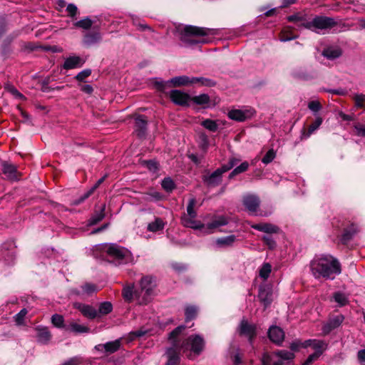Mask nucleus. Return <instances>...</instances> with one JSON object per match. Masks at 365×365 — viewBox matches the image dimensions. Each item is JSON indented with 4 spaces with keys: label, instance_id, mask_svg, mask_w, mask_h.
<instances>
[{
    "label": "nucleus",
    "instance_id": "f257e3e1",
    "mask_svg": "<svg viewBox=\"0 0 365 365\" xmlns=\"http://www.w3.org/2000/svg\"><path fill=\"white\" fill-rule=\"evenodd\" d=\"M310 269L316 279H334L341 273V264L331 255L316 256L310 262Z\"/></svg>",
    "mask_w": 365,
    "mask_h": 365
},
{
    "label": "nucleus",
    "instance_id": "f03ea898",
    "mask_svg": "<svg viewBox=\"0 0 365 365\" xmlns=\"http://www.w3.org/2000/svg\"><path fill=\"white\" fill-rule=\"evenodd\" d=\"M178 31L180 41L187 45L206 43L207 41L205 40H198L195 38L205 36L209 34L208 29L194 26H185Z\"/></svg>",
    "mask_w": 365,
    "mask_h": 365
},
{
    "label": "nucleus",
    "instance_id": "7ed1b4c3",
    "mask_svg": "<svg viewBox=\"0 0 365 365\" xmlns=\"http://www.w3.org/2000/svg\"><path fill=\"white\" fill-rule=\"evenodd\" d=\"M155 287V281L153 277L144 276L141 278L140 289L135 290V298L139 304H147L150 301Z\"/></svg>",
    "mask_w": 365,
    "mask_h": 365
},
{
    "label": "nucleus",
    "instance_id": "20e7f679",
    "mask_svg": "<svg viewBox=\"0 0 365 365\" xmlns=\"http://www.w3.org/2000/svg\"><path fill=\"white\" fill-rule=\"evenodd\" d=\"M185 328V327L183 325L178 326L170 333L169 340L173 346L168 349L166 351L168 357L166 365H176L179 362V351L182 349H181V345L179 346L178 344L176 339Z\"/></svg>",
    "mask_w": 365,
    "mask_h": 365
},
{
    "label": "nucleus",
    "instance_id": "39448f33",
    "mask_svg": "<svg viewBox=\"0 0 365 365\" xmlns=\"http://www.w3.org/2000/svg\"><path fill=\"white\" fill-rule=\"evenodd\" d=\"M335 19L324 16H317L311 21L303 24L304 27L318 32L319 30L330 29L337 25Z\"/></svg>",
    "mask_w": 365,
    "mask_h": 365
},
{
    "label": "nucleus",
    "instance_id": "423d86ee",
    "mask_svg": "<svg viewBox=\"0 0 365 365\" xmlns=\"http://www.w3.org/2000/svg\"><path fill=\"white\" fill-rule=\"evenodd\" d=\"M205 341L204 338L199 334H192L189 336L181 344L182 351H190L195 354L199 355L205 349Z\"/></svg>",
    "mask_w": 365,
    "mask_h": 365
},
{
    "label": "nucleus",
    "instance_id": "0eeeda50",
    "mask_svg": "<svg viewBox=\"0 0 365 365\" xmlns=\"http://www.w3.org/2000/svg\"><path fill=\"white\" fill-rule=\"evenodd\" d=\"M104 251L119 264L128 263L130 259V252L117 244H109L104 247Z\"/></svg>",
    "mask_w": 365,
    "mask_h": 365
},
{
    "label": "nucleus",
    "instance_id": "6e6552de",
    "mask_svg": "<svg viewBox=\"0 0 365 365\" xmlns=\"http://www.w3.org/2000/svg\"><path fill=\"white\" fill-rule=\"evenodd\" d=\"M238 331L240 335L247 337L252 344L257 335V327L254 324L249 323L247 319H242L239 324Z\"/></svg>",
    "mask_w": 365,
    "mask_h": 365
},
{
    "label": "nucleus",
    "instance_id": "1a4fd4ad",
    "mask_svg": "<svg viewBox=\"0 0 365 365\" xmlns=\"http://www.w3.org/2000/svg\"><path fill=\"white\" fill-rule=\"evenodd\" d=\"M121 346V339H115L105 344H99L95 346L94 349L98 352L105 355H110L118 351Z\"/></svg>",
    "mask_w": 365,
    "mask_h": 365
},
{
    "label": "nucleus",
    "instance_id": "9d476101",
    "mask_svg": "<svg viewBox=\"0 0 365 365\" xmlns=\"http://www.w3.org/2000/svg\"><path fill=\"white\" fill-rule=\"evenodd\" d=\"M255 114V111L252 108H247L244 110L232 109L229 111L228 117L234 120L242 122L247 119H250Z\"/></svg>",
    "mask_w": 365,
    "mask_h": 365
},
{
    "label": "nucleus",
    "instance_id": "9b49d317",
    "mask_svg": "<svg viewBox=\"0 0 365 365\" xmlns=\"http://www.w3.org/2000/svg\"><path fill=\"white\" fill-rule=\"evenodd\" d=\"M170 98L175 104L181 106H187L190 100V96L187 93L179 90L171 91Z\"/></svg>",
    "mask_w": 365,
    "mask_h": 365
},
{
    "label": "nucleus",
    "instance_id": "f8f14e48",
    "mask_svg": "<svg viewBox=\"0 0 365 365\" xmlns=\"http://www.w3.org/2000/svg\"><path fill=\"white\" fill-rule=\"evenodd\" d=\"M243 205L250 213H255L259 206V198L255 195L248 194L243 197Z\"/></svg>",
    "mask_w": 365,
    "mask_h": 365
},
{
    "label": "nucleus",
    "instance_id": "ddd939ff",
    "mask_svg": "<svg viewBox=\"0 0 365 365\" xmlns=\"http://www.w3.org/2000/svg\"><path fill=\"white\" fill-rule=\"evenodd\" d=\"M74 307L88 319H93L98 317V311L92 306L79 302L74 304Z\"/></svg>",
    "mask_w": 365,
    "mask_h": 365
},
{
    "label": "nucleus",
    "instance_id": "4468645a",
    "mask_svg": "<svg viewBox=\"0 0 365 365\" xmlns=\"http://www.w3.org/2000/svg\"><path fill=\"white\" fill-rule=\"evenodd\" d=\"M268 337L274 344L279 345L284 339V331L277 326H272L268 330Z\"/></svg>",
    "mask_w": 365,
    "mask_h": 365
},
{
    "label": "nucleus",
    "instance_id": "2eb2a0df",
    "mask_svg": "<svg viewBox=\"0 0 365 365\" xmlns=\"http://www.w3.org/2000/svg\"><path fill=\"white\" fill-rule=\"evenodd\" d=\"M344 317L343 315H337L329 320V322L323 326L322 331L324 334H329L331 330L339 327L343 322Z\"/></svg>",
    "mask_w": 365,
    "mask_h": 365
},
{
    "label": "nucleus",
    "instance_id": "dca6fc26",
    "mask_svg": "<svg viewBox=\"0 0 365 365\" xmlns=\"http://www.w3.org/2000/svg\"><path fill=\"white\" fill-rule=\"evenodd\" d=\"M203 181L207 186L216 187L219 185L222 181V174L220 171L217 169L210 175L203 176Z\"/></svg>",
    "mask_w": 365,
    "mask_h": 365
},
{
    "label": "nucleus",
    "instance_id": "f3484780",
    "mask_svg": "<svg viewBox=\"0 0 365 365\" xmlns=\"http://www.w3.org/2000/svg\"><path fill=\"white\" fill-rule=\"evenodd\" d=\"M358 232L357 227L354 224H350L349 226L344 229L343 234L341 236L340 242L346 245Z\"/></svg>",
    "mask_w": 365,
    "mask_h": 365
},
{
    "label": "nucleus",
    "instance_id": "a211bd4d",
    "mask_svg": "<svg viewBox=\"0 0 365 365\" xmlns=\"http://www.w3.org/2000/svg\"><path fill=\"white\" fill-rule=\"evenodd\" d=\"M36 331L38 342L42 344H46L49 342L51 334L47 327H37Z\"/></svg>",
    "mask_w": 365,
    "mask_h": 365
},
{
    "label": "nucleus",
    "instance_id": "6ab92c4d",
    "mask_svg": "<svg viewBox=\"0 0 365 365\" xmlns=\"http://www.w3.org/2000/svg\"><path fill=\"white\" fill-rule=\"evenodd\" d=\"M252 227L256 230L267 234L278 233L279 232V227L271 223L255 224L252 225Z\"/></svg>",
    "mask_w": 365,
    "mask_h": 365
},
{
    "label": "nucleus",
    "instance_id": "aec40b11",
    "mask_svg": "<svg viewBox=\"0 0 365 365\" xmlns=\"http://www.w3.org/2000/svg\"><path fill=\"white\" fill-rule=\"evenodd\" d=\"M182 224L187 227H190L194 230H200L205 227L204 224L195 220V217L192 216L183 215L181 217Z\"/></svg>",
    "mask_w": 365,
    "mask_h": 365
},
{
    "label": "nucleus",
    "instance_id": "412c9836",
    "mask_svg": "<svg viewBox=\"0 0 365 365\" xmlns=\"http://www.w3.org/2000/svg\"><path fill=\"white\" fill-rule=\"evenodd\" d=\"M2 172L9 180L18 179L16 167L13 164L6 162L3 163Z\"/></svg>",
    "mask_w": 365,
    "mask_h": 365
},
{
    "label": "nucleus",
    "instance_id": "4be33fe9",
    "mask_svg": "<svg viewBox=\"0 0 365 365\" xmlns=\"http://www.w3.org/2000/svg\"><path fill=\"white\" fill-rule=\"evenodd\" d=\"M84 61L79 56H70L67 58L63 63V68L66 70L81 67Z\"/></svg>",
    "mask_w": 365,
    "mask_h": 365
},
{
    "label": "nucleus",
    "instance_id": "5701e85b",
    "mask_svg": "<svg viewBox=\"0 0 365 365\" xmlns=\"http://www.w3.org/2000/svg\"><path fill=\"white\" fill-rule=\"evenodd\" d=\"M135 132L137 135L140 137L143 136L145 134V131L146 130L148 120L145 115H138L135 118Z\"/></svg>",
    "mask_w": 365,
    "mask_h": 365
},
{
    "label": "nucleus",
    "instance_id": "b1692460",
    "mask_svg": "<svg viewBox=\"0 0 365 365\" xmlns=\"http://www.w3.org/2000/svg\"><path fill=\"white\" fill-rule=\"evenodd\" d=\"M101 34L99 32L86 33L83 36V43L86 46H91L101 41Z\"/></svg>",
    "mask_w": 365,
    "mask_h": 365
},
{
    "label": "nucleus",
    "instance_id": "393cba45",
    "mask_svg": "<svg viewBox=\"0 0 365 365\" xmlns=\"http://www.w3.org/2000/svg\"><path fill=\"white\" fill-rule=\"evenodd\" d=\"M228 218L224 215L216 216L211 222L207 225L206 229L212 230L220 227L226 225L228 223Z\"/></svg>",
    "mask_w": 365,
    "mask_h": 365
},
{
    "label": "nucleus",
    "instance_id": "a878e982",
    "mask_svg": "<svg viewBox=\"0 0 365 365\" xmlns=\"http://www.w3.org/2000/svg\"><path fill=\"white\" fill-rule=\"evenodd\" d=\"M97 291L98 288L96 284L92 283H85L81 286V290H75L74 293L77 295L90 296Z\"/></svg>",
    "mask_w": 365,
    "mask_h": 365
},
{
    "label": "nucleus",
    "instance_id": "bb28decb",
    "mask_svg": "<svg viewBox=\"0 0 365 365\" xmlns=\"http://www.w3.org/2000/svg\"><path fill=\"white\" fill-rule=\"evenodd\" d=\"M322 122V118L320 116H317L314 122L309 126L307 130H303L302 134V139L309 138L310 135L320 127Z\"/></svg>",
    "mask_w": 365,
    "mask_h": 365
},
{
    "label": "nucleus",
    "instance_id": "cd10ccee",
    "mask_svg": "<svg viewBox=\"0 0 365 365\" xmlns=\"http://www.w3.org/2000/svg\"><path fill=\"white\" fill-rule=\"evenodd\" d=\"M169 83H172L173 86H184L192 84V78L187 76H176L171 78Z\"/></svg>",
    "mask_w": 365,
    "mask_h": 365
},
{
    "label": "nucleus",
    "instance_id": "c85d7f7f",
    "mask_svg": "<svg viewBox=\"0 0 365 365\" xmlns=\"http://www.w3.org/2000/svg\"><path fill=\"white\" fill-rule=\"evenodd\" d=\"M260 302L264 304V307H267L272 302V292L267 289L261 288L258 294Z\"/></svg>",
    "mask_w": 365,
    "mask_h": 365
},
{
    "label": "nucleus",
    "instance_id": "c756f323",
    "mask_svg": "<svg viewBox=\"0 0 365 365\" xmlns=\"http://www.w3.org/2000/svg\"><path fill=\"white\" fill-rule=\"evenodd\" d=\"M67 331L76 333V334H83L88 333L89 331V328L85 325L78 324L77 322H72L69 324V325L66 327Z\"/></svg>",
    "mask_w": 365,
    "mask_h": 365
},
{
    "label": "nucleus",
    "instance_id": "7c9ffc66",
    "mask_svg": "<svg viewBox=\"0 0 365 365\" xmlns=\"http://www.w3.org/2000/svg\"><path fill=\"white\" fill-rule=\"evenodd\" d=\"M236 240V237L233 235L217 238L215 241L219 247H230Z\"/></svg>",
    "mask_w": 365,
    "mask_h": 365
},
{
    "label": "nucleus",
    "instance_id": "2f4dec72",
    "mask_svg": "<svg viewBox=\"0 0 365 365\" xmlns=\"http://www.w3.org/2000/svg\"><path fill=\"white\" fill-rule=\"evenodd\" d=\"M165 223L161 218L157 217L152 222L148 225V230L150 232H155L164 229Z\"/></svg>",
    "mask_w": 365,
    "mask_h": 365
},
{
    "label": "nucleus",
    "instance_id": "473e14b6",
    "mask_svg": "<svg viewBox=\"0 0 365 365\" xmlns=\"http://www.w3.org/2000/svg\"><path fill=\"white\" fill-rule=\"evenodd\" d=\"M200 83L201 86L212 87L216 85L215 81L210 78H203V77H192V84Z\"/></svg>",
    "mask_w": 365,
    "mask_h": 365
},
{
    "label": "nucleus",
    "instance_id": "72a5a7b5",
    "mask_svg": "<svg viewBox=\"0 0 365 365\" xmlns=\"http://www.w3.org/2000/svg\"><path fill=\"white\" fill-rule=\"evenodd\" d=\"M123 296L128 302H131L133 297H135L133 284L127 285L123 289Z\"/></svg>",
    "mask_w": 365,
    "mask_h": 365
},
{
    "label": "nucleus",
    "instance_id": "f704fd0d",
    "mask_svg": "<svg viewBox=\"0 0 365 365\" xmlns=\"http://www.w3.org/2000/svg\"><path fill=\"white\" fill-rule=\"evenodd\" d=\"M93 25V21L89 17H85L73 24L76 28H80L84 30H88Z\"/></svg>",
    "mask_w": 365,
    "mask_h": 365
},
{
    "label": "nucleus",
    "instance_id": "c9c22d12",
    "mask_svg": "<svg viewBox=\"0 0 365 365\" xmlns=\"http://www.w3.org/2000/svg\"><path fill=\"white\" fill-rule=\"evenodd\" d=\"M113 310V305L109 302H104L100 304L98 311V317L110 313Z\"/></svg>",
    "mask_w": 365,
    "mask_h": 365
},
{
    "label": "nucleus",
    "instance_id": "e433bc0d",
    "mask_svg": "<svg viewBox=\"0 0 365 365\" xmlns=\"http://www.w3.org/2000/svg\"><path fill=\"white\" fill-rule=\"evenodd\" d=\"M312 347L315 350L314 352L320 351V355L327 349V344L323 340L314 339Z\"/></svg>",
    "mask_w": 365,
    "mask_h": 365
},
{
    "label": "nucleus",
    "instance_id": "4c0bfd02",
    "mask_svg": "<svg viewBox=\"0 0 365 365\" xmlns=\"http://www.w3.org/2000/svg\"><path fill=\"white\" fill-rule=\"evenodd\" d=\"M249 163L247 161L242 163L239 166H237L229 175V178H232L234 176L239 175L247 170Z\"/></svg>",
    "mask_w": 365,
    "mask_h": 365
},
{
    "label": "nucleus",
    "instance_id": "58836bf2",
    "mask_svg": "<svg viewBox=\"0 0 365 365\" xmlns=\"http://www.w3.org/2000/svg\"><path fill=\"white\" fill-rule=\"evenodd\" d=\"M105 178L106 177H103L101 179H99L97 181V182L96 183V185L93 186V187L90 191L87 192L86 194L83 195V197H81L78 200H76L73 202V204L78 205V204L81 203L82 202H83L86 198H88L91 195V193L93 192V190L95 189H96L104 181Z\"/></svg>",
    "mask_w": 365,
    "mask_h": 365
},
{
    "label": "nucleus",
    "instance_id": "ea45409f",
    "mask_svg": "<svg viewBox=\"0 0 365 365\" xmlns=\"http://www.w3.org/2000/svg\"><path fill=\"white\" fill-rule=\"evenodd\" d=\"M272 266L269 263H264L259 269V277L267 280L271 273Z\"/></svg>",
    "mask_w": 365,
    "mask_h": 365
},
{
    "label": "nucleus",
    "instance_id": "a19ab883",
    "mask_svg": "<svg viewBox=\"0 0 365 365\" xmlns=\"http://www.w3.org/2000/svg\"><path fill=\"white\" fill-rule=\"evenodd\" d=\"M192 101L197 105L205 106L210 103V97L207 94H200L192 98Z\"/></svg>",
    "mask_w": 365,
    "mask_h": 365
},
{
    "label": "nucleus",
    "instance_id": "79ce46f5",
    "mask_svg": "<svg viewBox=\"0 0 365 365\" xmlns=\"http://www.w3.org/2000/svg\"><path fill=\"white\" fill-rule=\"evenodd\" d=\"M5 89L11 93L14 97L19 99L25 100L26 98L21 94L13 85L10 83H6L4 86Z\"/></svg>",
    "mask_w": 365,
    "mask_h": 365
},
{
    "label": "nucleus",
    "instance_id": "37998d69",
    "mask_svg": "<svg viewBox=\"0 0 365 365\" xmlns=\"http://www.w3.org/2000/svg\"><path fill=\"white\" fill-rule=\"evenodd\" d=\"M201 125L210 131L215 132L217 130V124L211 119H206L201 123Z\"/></svg>",
    "mask_w": 365,
    "mask_h": 365
},
{
    "label": "nucleus",
    "instance_id": "c03bdc74",
    "mask_svg": "<svg viewBox=\"0 0 365 365\" xmlns=\"http://www.w3.org/2000/svg\"><path fill=\"white\" fill-rule=\"evenodd\" d=\"M195 203H196L195 198L192 197L189 200V202H188V204L187 206V214H185L184 215H188V216H192V217H196L197 212L194 210Z\"/></svg>",
    "mask_w": 365,
    "mask_h": 365
},
{
    "label": "nucleus",
    "instance_id": "a18cd8bd",
    "mask_svg": "<svg viewBox=\"0 0 365 365\" xmlns=\"http://www.w3.org/2000/svg\"><path fill=\"white\" fill-rule=\"evenodd\" d=\"M323 54L329 59H334L339 57L341 54V52L339 49L328 48L324 51Z\"/></svg>",
    "mask_w": 365,
    "mask_h": 365
},
{
    "label": "nucleus",
    "instance_id": "49530a36",
    "mask_svg": "<svg viewBox=\"0 0 365 365\" xmlns=\"http://www.w3.org/2000/svg\"><path fill=\"white\" fill-rule=\"evenodd\" d=\"M185 321L188 322L195 319L197 315V308L194 306H188L185 309Z\"/></svg>",
    "mask_w": 365,
    "mask_h": 365
},
{
    "label": "nucleus",
    "instance_id": "de8ad7c7",
    "mask_svg": "<svg viewBox=\"0 0 365 365\" xmlns=\"http://www.w3.org/2000/svg\"><path fill=\"white\" fill-rule=\"evenodd\" d=\"M52 324L58 328H64V319L61 314H53L51 317Z\"/></svg>",
    "mask_w": 365,
    "mask_h": 365
},
{
    "label": "nucleus",
    "instance_id": "09e8293b",
    "mask_svg": "<svg viewBox=\"0 0 365 365\" xmlns=\"http://www.w3.org/2000/svg\"><path fill=\"white\" fill-rule=\"evenodd\" d=\"M161 185L167 192H170L175 188V183L170 178H165L163 180Z\"/></svg>",
    "mask_w": 365,
    "mask_h": 365
},
{
    "label": "nucleus",
    "instance_id": "8fccbe9b",
    "mask_svg": "<svg viewBox=\"0 0 365 365\" xmlns=\"http://www.w3.org/2000/svg\"><path fill=\"white\" fill-rule=\"evenodd\" d=\"M28 311L26 309H22L18 314L14 316V321L17 325H22L24 323L25 317Z\"/></svg>",
    "mask_w": 365,
    "mask_h": 365
},
{
    "label": "nucleus",
    "instance_id": "3c124183",
    "mask_svg": "<svg viewBox=\"0 0 365 365\" xmlns=\"http://www.w3.org/2000/svg\"><path fill=\"white\" fill-rule=\"evenodd\" d=\"M275 354L283 360H291L294 358V354L287 350H281L275 352Z\"/></svg>",
    "mask_w": 365,
    "mask_h": 365
},
{
    "label": "nucleus",
    "instance_id": "603ef678",
    "mask_svg": "<svg viewBox=\"0 0 365 365\" xmlns=\"http://www.w3.org/2000/svg\"><path fill=\"white\" fill-rule=\"evenodd\" d=\"M276 157V152L273 149H269L265 155L262 158V162L264 164H269L271 163Z\"/></svg>",
    "mask_w": 365,
    "mask_h": 365
},
{
    "label": "nucleus",
    "instance_id": "864d4df0",
    "mask_svg": "<svg viewBox=\"0 0 365 365\" xmlns=\"http://www.w3.org/2000/svg\"><path fill=\"white\" fill-rule=\"evenodd\" d=\"M105 217L104 207L101 209L100 212L95 214L91 219L89 225H94L101 221Z\"/></svg>",
    "mask_w": 365,
    "mask_h": 365
},
{
    "label": "nucleus",
    "instance_id": "5fc2aeb1",
    "mask_svg": "<svg viewBox=\"0 0 365 365\" xmlns=\"http://www.w3.org/2000/svg\"><path fill=\"white\" fill-rule=\"evenodd\" d=\"M334 299L340 306H344L348 302L346 295L341 292H336L334 294Z\"/></svg>",
    "mask_w": 365,
    "mask_h": 365
},
{
    "label": "nucleus",
    "instance_id": "6e6d98bb",
    "mask_svg": "<svg viewBox=\"0 0 365 365\" xmlns=\"http://www.w3.org/2000/svg\"><path fill=\"white\" fill-rule=\"evenodd\" d=\"M354 101H355V106L357 108H364V102H365V95L361 93V94H356L354 97Z\"/></svg>",
    "mask_w": 365,
    "mask_h": 365
},
{
    "label": "nucleus",
    "instance_id": "4d7b16f0",
    "mask_svg": "<svg viewBox=\"0 0 365 365\" xmlns=\"http://www.w3.org/2000/svg\"><path fill=\"white\" fill-rule=\"evenodd\" d=\"M308 108L314 113H317L322 109V105L319 101H312L308 103Z\"/></svg>",
    "mask_w": 365,
    "mask_h": 365
},
{
    "label": "nucleus",
    "instance_id": "13d9d810",
    "mask_svg": "<svg viewBox=\"0 0 365 365\" xmlns=\"http://www.w3.org/2000/svg\"><path fill=\"white\" fill-rule=\"evenodd\" d=\"M84 363V360L81 356H74L66 361L63 365H78Z\"/></svg>",
    "mask_w": 365,
    "mask_h": 365
},
{
    "label": "nucleus",
    "instance_id": "bf43d9fd",
    "mask_svg": "<svg viewBox=\"0 0 365 365\" xmlns=\"http://www.w3.org/2000/svg\"><path fill=\"white\" fill-rule=\"evenodd\" d=\"M66 11L68 12V15L70 17L73 18V17L76 16V14L78 12V8H77V6L75 4H69L67 6Z\"/></svg>",
    "mask_w": 365,
    "mask_h": 365
},
{
    "label": "nucleus",
    "instance_id": "052dcab7",
    "mask_svg": "<svg viewBox=\"0 0 365 365\" xmlns=\"http://www.w3.org/2000/svg\"><path fill=\"white\" fill-rule=\"evenodd\" d=\"M296 38H297L296 35H293L291 33H289L288 31L284 30L282 33L280 40H281V41H287L294 39Z\"/></svg>",
    "mask_w": 365,
    "mask_h": 365
},
{
    "label": "nucleus",
    "instance_id": "680f3d73",
    "mask_svg": "<svg viewBox=\"0 0 365 365\" xmlns=\"http://www.w3.org/2000/svg\"><path fill=\"white\" fill-rule=\"evenodd\" d=\"M320 351L310 354L302 365H309L314 362L320 356Z\"/></svg>",
    "mask_w": 365,
    "mask_h": 365
},
{
    "label": "nucleus",
    "instance_id": "e2e57ef3",
    "mask_svg": "<svg viewBox=\"0 0 365 365\" xmlns=\"http://www.w3.org/2000/svg\"><path fill=\"white\" fill-rule=\"evenodd\" d=\"M91 70L86 69V70H83V71H81L80 73H78L76 78L78 81H82L85 78L88 77L91 75Z\"/></svg>",
    "mask_w": 365,
    "mask_h": 365
},
{
    "label": "nucleus",
    "instance_id": "0e129e2a",
    "mask_svg": "<svg viewBox=\"0 0 365 365\" xmlns=\"http://www.w3.org/2000/svg\"><path fill=\"white\" fill-rule=\"evenodd\" d=\"M263 241L266 243V245L269 247L270 249H274L276 246V243L274 240L270 237V236H264L262 237Z\"/></svg>",
    "mask_w": 365,
    "mask_h": 365
},
{
    "label": "nucleus",
    "instance_id": "69168bd1",
    "mask_svg": "<svg viewBox=\"0 0 365 365\" xmlns=\"http://www.w3.org/2000/svg\"><path fill=\"white\" fill-rule=\"evenodd\" d=\"M354 128L356 131V135L359 136H365V125L357 123L354 125Z\"/></svg>",
    "mask_w": 365,
    "mask_h": 365
},
{
    "label": "nucleus",
    "instance_id": "338daca9",
    "mask_svg": "<svg viewBox=\"0 0 365 365\" xmlns=\"http://www.w3.org/2000/svg\"><path fill=\"white\" fill-rule=\"evenodd\" d=\"M148 168L153 172H155L158 169V163L154 160H148L146 162Z\"/></svg>",
    "mask_w": 365,
    "mask_h": 365
},
{
    "label": "nucleus",
    "instance_id": "774afa93",
    "mask_svg": "<svg viewBox=\"0 0 365 365\" xmlns=\"http://www.w3.org/2000/svg\"><path fill=\"white\" fill-rule=\"evenodd\" d=\"M338 115L344 121H352L354 120V115H347L342 111H339Z\"/></svg>",
    "mask_w": 365,
    "mask_h": 365
}]
</instances>
